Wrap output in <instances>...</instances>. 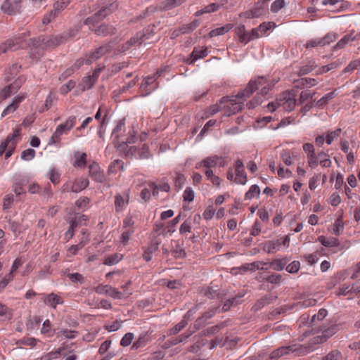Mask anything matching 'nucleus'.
I'll use <instances>...</instances> for the list:
<instances>
[{
	"label": "nucleus",
	"instance_id": "2",
	"mask_svg": "<svg viewBox=\"0 0 360 360\" xmlns=\"http://www.w3.org/2000/svg\"><path fill=\"white\" fill-rule=\"evenodd\" d=\"M296 96L295 91H287L281 94L275 102L269 103L267 108L270 112H274L278 107H283V110L290 112L296 105Z\"/></svg>",
	"mask_w": 360,
	"mask_h": 360
},
{
	"label": "nucleus",
	"instance_id": "43",
	"mask_svg": "<svg viewBox=\"0 0 360 360\" xmlns=\"http://www.w3.org/2000/svg\"><path fill=\"white\" fill-rule=\"evenodd\" d=\"M281 158L283 162L288 166L293 164L292 155L290 150H283L281 153Z\"/></svg>",
	"mask_w": 360,
	"mask_h": 360
},
{
	"label": "nucleus",
	"instance_id": "17",
	"mask_svg": "<svg viewBox=\"0 0 360 360\" xmlns=\"http://www.w3.org/2000/svg\"><path fill=\"white\" fill-rule=\"evenodd\" d=\"M149 187L152 189L153 196L159 198L160 193H167L170 189L168 183L165 181H160L159 183H150Z\"/></svg>",
	"mask_w": 360,
	"mask_h": 360
},
{
	"label": "nucleus",
	"instance_id": "61",
	"mask_svg": "<svg viewBox=\"0 0 360 360\" xmlns=\"http://www.w3.org/2000/svg\"><path fill=\"white\" fill-rule=\"evenodd\" d=\"M300 268V262L299 261H293L286 266L285 270L290 274H295L299 271Z\"/></svg>",
	"mask_w": 360,
	"mask_h": 360
},
{
	"label": "nucleus",
	"instance_id": "58",
	"mask_svg": "<svg viewBox=\"0 0 360 360\" xmlns=\"http://www.w3.org/2000/svg\"><path fill=\"white\" fill-rule=\"evenodd\" d=\"M183 197L185 202H192L195 197L194 191L191 187H187L184 191Z\"/></svg>",
	"mask_w": 360,
	"mask_h": 360
},
{
	"label": "nucleus",
	"instance_id": "57",
	"mask_svg": "<svg viewBox=\"0 0 360 360\" xmlns=\"http://www.w3.org/2000/svg\"><path fill=\"white\" fill-rule=\"evenodd\" d=\"M274 25L275 24L274 22H263L259 27H257V30L261 34V37L264 36L269 30L271 29L273 26H274Z\"/></svg>",
	"mask_w": 360,
	"mask_h": 360
},
{
	"label": "nucleus",
	"instance_id": "7",
	"mask_svg": "<svg viewBox=\"0 0 360 360\" xmlns=\"http://www.w3.org/2000/svg\"><path fill=\"white\" fill-rule=\"evenodd\" d=\"M299 350L300 346L295 344L288 346H283L274 350L270 354V358L271 359H276L285 355H289L294 353L297 354L299 353Z\"/></svg>",
	"mask_w": 360,
	"mask_h": 360
},
{
	"label": "nucleus",
	"instance_id": "44",
	"mask_svg": "<svg viewBox=\"0 0 360 360\" xmlns=\"http://www.w3.org/2000/svg\"><path fill=\"white\" fill-rule=\"evenodd\" d=\"M134 228L124 229L123 231L122 236H121V238H120V241L122 245H126L128 243V242H129L131 236L134 233Z\"/></svg>",
	"mask_w": 360,
	"mask_h": 360
},
{
	"label": "nucleus",
	"instance_id": "29",
	"mask_svg": "<svg viewBox=\"0 0 360 360\" xmlns=\"http://www.w3.org/2000/svg\"><path fill=\"white\" fill-rule=\"evenodd\" d=\"M319 165L320 164L323 167H330L331 166V160L329 159V155L323 151L318 153Z\"/></svg>",
	"mask_w": 360,
	"mask_h": 360
},
{
	"label": "nucleus",
	"instance_id": "54",
	"mask_svg": "<svg viewBox=\"0 0 360 360\" xmlns=\"http://www.w3.org/2000/svg\"><path fill=\"white\" fill-rule=\"evenodd\" d=\"M35 150L32 148H28L23 150L21 153V159L25 161H30L32 160L35 156Z\"/></svg>",
	"mask_w": 360,
	"mask_h": 360
},
{
	"label": "nucleus",
	"instance_id": "28",
	"mask_svg": "<svg viewBox=\"0 0 360 360\" xmlns=\"http://www.w3.org/2000/svg\"><path fill=\"white\" fill-rule=\"evenodd\" d=\"M236 33L239 39V41L242 43L247 44L250 41V39H248V32H245V25H241L236 28Z\"/></svg>",
	"mask_w": 360,
	"mask_h": 360
},
{
	"label": "nucleus",
	"instance_id": "25",
	"mask_svg": "<svg viewBox=\"0 0 360 360\" xmlns=\"http://www.w3.org/2000/svg\"><path fill=\"white\" fill-rule=\"evenodd\" d=\"M316 64L314 60H308L305 64H304L300 69L298 74L299 75H304L311 72L313 70L316 68Z\"/></svg>",
	"mask_w": 360,
	"mask_h": 360
},
{
	"label": "nucleus",
	"instance_id": "41",
	"mask_svg": "<svg viewBox=\"0 0 360 360\" xmlns=\"http://www.w3.org/2000/svg\"><path fill=\"white\" fill-rule=\"evenodd\" d=\"M287 5L285 0H275L271 5V11L274 13L279 12Z\"/></svg>",
	"mask_w": 360,
	"mask_h": 360
},
{
	"label": "nucleus",
	"instance_id": "22",
	"mask_svg": "<svg viewBox=\"0 0 360 360\" xmlns=\"http://www.w3.org/2000/svg\"><path fill=\"white\" fill-rule=\"evenodd\" d=\"M318 240L323 246L327 247V248L338 247L340 245L339 240L335 237L326 238L325 236H321L318 238Z\"/></svg>",
	"mask_w": 360,
	"mask_h": 360
},
{
	"label": "nucleus",
	"instance_id": "48",
	"mask_svg": "<svg viewBox=\"0 0 360 360\" xmlns=\"http://www.w3.org/2000/svg\"><path fill=\"white\" fill-rule=\"evenodd\" d=\"M343 229V221L341 218H338L333 224V233L336 236H339L340 233L342 232Z\"/></svg>",
	"mask_w": 360,
	"mask_h": 360
},
{
	"label": "nucleus",
	"instance_id": "60",
	"mask_svg": "<svg viewBox=\"0 0 360 360\" xmlns=\"http://www.w3.org/2000/svg\"><path fill=\"white\" fill-rule=\"evenodd\" d=\"M0 317H4L7 319H11L12 314L8 307L0 302Z\"/></svg>",
	"mask_w": 360,
	"mask_h": 360
},
{
	"label": "nucleus",
	"instance_id": "63",
	"mask_svg": "<svg viewBox=\"0 0 360 360\" xmlns=\"http://www.w3.org/2000/svg\"><path fill=\"white\" fill-rule=\"evenodd\" d=\"M180 342L179 336L169 338L162 345L165 349L170 348L171 347L177 345Z\"/></svg>",
	"mask_w": 360,
	"mask_h": 360
},
{
	"label": "nucleus",
	"instance_id": "1",
	"mask_svg": "<svg viewBox=\"0 0 360 360\" xmlns=\"http://www.w3.org/2000/svg\"><path fill=\"white\" fill-rule=\"evenodd\" d=\"M274 83H271L264 77H258L256 79H251L246 87L238 92V96L250 97L257 89H260L259 94L262 96H266L269 90L274 86Z\"/></svg>",
	"mask_w": 360,
	"mask_h": 360
},
{
	"label": "nucleus",
	"instance_id": "53",
	"mask_svg": "<svg viewBox=\"0 0 360 360\" xmlns=\"http://www.w3.org/2000/svg\"><path fill=\"white\" fill-rule=\"evenodd\" d=\"M39 340L34 338H23L19 340L17 342L18 345H22L25 346L34 347L37 345Z\"/></svg>",
	"mask_w": 360,
	"mask_h": 360
},
{
	"label": "nucleus",
	"instance_id": "37",
	"mask_svg": "<svg viewBox=\"0 0 360 360\" xmlns=\"http://www.w3.org/2000/svg\"><path fill=\"white\" fill-rule=\"evenodd\" d=\"M122 255L120 254H114L107 256L103 262V264L109 266L115 265L122 259Z\"/></svg>",
	"mask_w": 360,
	"mask_h": 360
},
{
	"label": "nucleus",
	"instance_id": "31",
	"mask_svg": "<svg viewBox=\"0 0 360 360\" xmlns=\"http://www.w3.org/2000/svg\"><path fill=\"white\" fill-rule=\"evenodd\" d=\"M20 68L21 66L18 63L13 64L6 72L5 79L7 81L13 79L19 72Z\"/></svg>",
	"mask_w": 360,
	"mask_h": 360
},
{
	"label": "nucleus",
	"instance_id": "26",
	"mask_svg": "<svg viewBox=\"0 0 360 360\" xmlns=\"http://www.w3.org/2000/svg\"><path fill=\"white\" fill-rule=\"evenodd\" d=\"M48 176L51 182L53 184H58L60 180V173L56 167H51L48 172Z\"/></svg>",
	"mask_w": 360,
	"mask_h": 360
},
{
	"label": "nucleus",
	"instance_id": "13",
	"mask_svg": "<svg viewBox=\"0 0 360 360\" xmlns=\"http://www.w3.org/2000/svg\"><path fill=\"white\" fill-rule=\"evenodd\" d=\"M265 2L262 0H258L255 3L252 9L248 11L245 13L244 15L248 18H259L265 13Z\"/></svg>",
	"mask_w": 360,
	"mask_h": 360
},
{
	"label": "nucleus",
	"instance_id": "62",
	"mask_svg": "<svg viewBox=\"0 0 360 360\" xmlns=\"http://www.w3.org/2000/svg\"><path fill=\"white\" fill-rule=\"evenodd\" d=\"M122 321H119L116 320L112 324H106L104 328L108 332H114L119 330L122 326Z\"/></svg>",
	"mask_w": 360,
	"mask_h": 360
},
{
	"label": "nucleus",
	"instance_id": "32",
	"mask_svg": "<svg viewBox=\"0 0 360 360\" xmlns=\"http://www.w3.org/2000/svg\"><path fill=\"white\" fill-rule=\"evenodd\" d=\"M268 263L263 262H255L250 264H246L243 265L241 268L245 271H255V269H264V265H266Z\"/></svg>",
	"mask_w": 360,
	"mask_h": 360
},
{
	"label": "nucleus",
	"instance_id": "20",
	"mask_svg": "<svg viewBox=\"0 0 360 360\" xmlns=\"http://www.w3.org/2000/svg\"><path fill=\"white\" fill-rule=\"evenodd\" d=\"M44 302L45 304L56 309L57 304H60L63 303V300L60 296L52 292L47 295H44Z\"/></svg>",
	"mask_w": 360,
	"mask_h": 360
},
{
	"label": "nucleus",
	"instance_id": "15",
	"mask_svg": "<svg viewBox=\"0 0 360 360\" xmlns=\"http://www.w3.org/2000/svg\"><path fill=\"white\" fill-rule=\"evenodd\" d=\"M111 49L112 46L110 44H106L99 47L98 49L96 50V51H94L88 57H86V63L89 65L92 63L93 62L96 61L97 59L101 58L103 55L109 53Z\"/></svg>",
	"mask_w": 360,
	"mask_h": 360
},
{
	"label": "nucleus",
	"instance_id": "12",
	"mask_svg": "<svg viewBox=\"0 0 360 360\" xmlns=\"http://www.w3.org/2000/svg\"><path fill=\"white\" fill-rule=\"evenodd\" d=\"M222 159L221 156H219L217 155H210L201 161L196 163L195 168L200 169L201 167H205L206 169H211L212 167H215L219 162Z\"/></svg>",
	"mask_w": 360,
	"mask_h": 360
},
{
	"label": "nucleus",
	"instance_id": "36",
	"mask_svg": "<svg viewBox=\"0 0 360 360\" xmlns=\"http://www.w3.org/2000/svg\"><path fill=\"white\" fill-rule=\"evenodd\" d=\"M128 199L124 200V198L118 194L115 197V206L117 212H121L124 210L125 205L128 203Z\"/></svg>",
	"mask_w": 360,
	"mask_h": 360
},
{
	"label": "nucleus",
	"instance_id": "56",
	"mask_svg": "<svg viewBox=\"0 0 360 360\" xmlns=\"http://www.w3.org/2000/svg\"><path fill=\"white\" fill-rule=\"evenodd\" d=\"M76 85V82L73 80L68 81L66 84L61 86L60 91L62 94L65 95L70 91Z\"/></svg>",
	"mask_w": 360,
	"mask_h": 360
},
{
	"label": "nucleus",
	"instance_id": "33",
	"mask_svg": "<svg viewBox=\"0 0 360 360\" xmlns=\"http://www.w3.org/2000/svg\"><path fill=\"white\" fill-rule=\"evenodd\" d=\"M124 169V162L121 160H114L109 166L108 171L110 173H117L118 171Z\"/></svg>",
	"mask_w": 360,
	"mask_h": 360
},
{
	"label": "nucleus",
	"instance_id": "64",
	"mask_svg": "<svg viewBox=\"0 0 360 360\" xmlns=\"http://www.w3.org/2000/svg\"><path fill=\"white\" fill-rule=\"evenodd\" d=\"M341 356V353L338 350H333L329 352L322 360H338Z\"/></svg>",
	"mask_w": 360,
	"mask_h": 360
},
{
	"label": "nucleus",
	"instance_id": "52",
	"mask_svg": "<svg viewBox=\"0 0 360 360\" xmlns=\"http://www.w3.org/2000/svg\"><path fill=\"white\" fill-rule=\"evenodd\" d=\"M307 163L309 167L311 168H315L319 165V157L318 154L316 153H313L312 154H309L307 156Z\"/></svg>",
	"mask_w": 360,
	"mask_h": 360
},
{
	"label": "nucleus",
	"instance_id": "6",
	"mask_svg": "<svg viewBox=\"0 0 360 360\" xmlns=\"http://www.w3.org/2000/svg\"><path fill=\"white\" fill-rule=\"evenodd\" d=\"M95 292L101 295H108L114 299H122L123 297H128L131 292L122 293L117 288L109 285L101 284L95 288Z\"/></svg>",
	"mask_w": 360,
	"mask_h": 360
},
{
	"label": "nucleus",
	"instance_id": "55",
	"mask_svg": "<svg viewBox=\"0 0 360 360\" xmlns=\"http://www.w3.org/2000/svg\"><path fill=\"white\" fill-rule=\"evenodd\" d=\"M139 158L141 160L148 159L150 157L149 148L146 144H143L138 151Z\"/></svg>",
	"mask_w": 360,
	"mask_h": 360
},
{
	"label": "nucleus",
	"instance_id": "8",
	"mask_svg": "<svg viewBox=\"0 0 360 360\" xmlns=\"http://www.w3.org/2000/svg\"><path fill=\"white\" fill-rule=\"evenodd\" d=\"M145 39H148L146 31H139L122 45L121 51L125 52L132 46H140Z\"/></svg>",
	"mask_w": 360,
	"mask_h": 360
},
{
	"label": "nucleus",
	"instance_id": "11",
	"mask_svg": "<svg viewBox=\"0 0 360 360\" xmlns=\"http://www.w3.org/2000/svg\"><path fill=\"white\" fill-rule=\"evenodd\" d=\"M236 177L234 181L236 184L245 185L248 181L247 174L245 172L244 164L241 160H238L235 165Z\"/></svg>",
	"mask_w": 360,
	"mask_h": 360
},
{
	"label": "nucleus",
	"instance_id": "4",
	"mask_svg": "<svg viewBox=\"0 0 360 360\" xmlns=\"http://www.w3.org/2000/svg\"><path fill=\"white\" fill-rule=\"evenodd\" d=\"M76 122V116L72 115L66 120L65 123L58 124L49 139V144H54L60 142V136L63 134H67L68 131L75 127Z\"/></svg>",
	"mask_w": 360,
	"mask_h": 360
},
{
	"label": "nucleus",
	"instance_id": "14",
	"mask_svg": "<svg viewBox=\"0 0 360 360\" xmlns=\"http://www.w3.org/2000/svg\"><path fill=\"white\" fill-rule=\"evenodd\" d=\"M22 41L21 37L13 38L7 40L6 42L0 45V54L4 53L8 51H15L21 46Z\"/></svg>",
	"mask_w": 360,
	"mask_h": 360
},
{
	"label": "nucleus",
	"instance_id": "46",
	"mask_svg": "<svg viewBox=\"0 0 360 360\" xmlns=\"http://www.w3.org/2000/svg\"><path fill=\"white\" fill-rule=\"evenodd\" d=\"M336 96L335 91L329 92L324 95L322 98H321L318 101L316 105L318 106H323L328 103L330 100H332Z\"/></svg>",
	"mask_w": 360,
	"mask_h": 360
},
{
	"label": "nucleus",
	"instance_id": "35",
	"mask_svg": "<svg viewBox=\"0 0 360 360\" xmlns=\"http://www.w3.org/2000/svg\"><path fill=\"white\" fill-rule=\"evenodd\" d=\"M65 41V37L63 36L58 35L51 37L48 39L45 44L48 47H54Z\"/></svg>",
	"mask_w": 360,
	"mask_h": 360
},
{
	"label": "nucleus",
	"instance_id": "5",
	"mask_svg": "<svg viewBox=\"0 0 360 360\" xmlns=\"http://www.w3.org/2000/svg\"><path fill=\"white\" fill-rule=\"evenodd\" d=\"M247 97L240 98L238 94L236 96H233L231 98L224 97L226 99L224 103L225 109L224 115L230 116L232 114L238 112L243 108V101Z\"/></svg>",
	"mask_w": 360,
	"mask_h": 360
},
{
	"label": "nucleus",
	"instance_id": "50",
	"mask_svg": "<svg viewBox=\"0 0 360 360\" xmlns=\"http://www.w3.org/2000/svg\"><path fill=\"white\" fill-rule=\"evenodd\" d=\"M69 4V1L68 0H59L57 1L53 5V13L56 15V13L60 12L66 8Z\"/></svg>",
	"mask_w": 360,
	"mask_h": 360
},
{
	"label": "nucleus",
	"instance_id": "38",
	"mask_svg": "<svg viewBox=\"0 0 360 360\" xmlns=\"http://www.w3.org/2000/svg\"><path fill=\"white\" fill-rule=\"evenodd\" d=\"M95 32L98 35H107L109 34L115 33V28L112 26H108L106 25H102L97 29H96Z\"/></svg>",
	"mask_w": 360,
	"mask_h": 360
},
{
	"label": "nucleus",
	"instance_id": "18",
	"mask_svg": "<svg viewBox=\"0 0 360 360\" xmlns=\"http://www.w3.org/2000/svg\"><path fill=\"white\" fill-rule=\"evenodd\" d=\"M25 98L24 95H18L13 98L12 103L8 105L2 112L1 117L13 112L18 108L20 103H21Z\"/></svg>",
	"mask_w": 360,
	"mask_h": 360
},
{
	"label": "nucleus",
	"instance_id": "39",
	"mask_svg": "<svg viewBox=\"0 0 360 360\" xmlns=\"http://www.w3.org/2000/svg\"><path fill=\"white\" fill-rule=\"evenodd\" d=\"M355 41V38L351 34L345 35L334 46V49H341L349 41Z\"/></svg>",
	"mask_w": 360,
	"mask_h": 360
},
{
	"label": "nucleus",
	"instance_id": "45",
	"mask_svg": "<svg viewBox=\"0 0 360 360\" xmlns=\"http://www.w3.org/2000/svg\"><path fill=\"white\" fill-rule=\"evenodd\" d=\"M226 101V99H224V98H222L219 103H217V104H214L213 105H212L210 108V113L211 115H214V114H216L219 111H224V109H225V103Z\"/></svg>",
	"mask_w": 360,
	"mask_h": 360
},
{
	"label": "nucleus",
	"instance_id": "19",
	"mask_svg": "<svg viewBox=\"0 0 360 360\" xmlns=\"http://www.w3.org/2000/svg\"><path fill=\"white\" fill-rule=\"evenodd\" d=\"M208 55V50L206 47L195 48L191 53V58L187 59L186 62L189 64L193 63L199 58H203Z\"/></svg>",
	"mask_w": 360,
	"mask_h": 360
},
{
	"label": "nucleus",
	"instance_id": "30",
	"mask_svg": "<svg viewBox=\"0 0 360 360\" xmlns=\"http://www.w3.org/2000/svg\"><path fill=\"white\" fill-rule=\"evenodd\" d=\"M260 188L257 184L252 185L249 190L245 194V200H252L253 198L259 197Z\"/></svg>",
	"mask_w": 360,
	"mask_h": 360
},
{
	"label": "nucleus",
	"instance_id": "23",
	"mask_svg": "<svg viewBox=\"0 0 360 360\" xmlns=\"http://www.w3.org/2000/svg\"><path fill=\"white\" fill-rule=\"evenodd\" d=\"M281 245L280 240H269L264 243L263 250L267 253H273L279 249Z\"/></svg>",
	"mask_w": 360,
	"mask_h": 360
},
{
	"label": "nucleus",
	"instance_id": "51",
	"mask_svg": "<svg viewBox=\"0 0 360 360\" xmlns=\"http://www.w3.org/2000/svg\"><path fill=\"white\" fill-rule=\"evenodd\" d=\"M340 63L339 61H335L328 65L322 66L319 70L318 74H323L333 69H335L340 65Z\"/></svg>",
	"mask_w": 360,
	"mask_h": 360
},
{
	"label": "nucleus",
	"instance_id": "9",
	"mask_svg": "<svg viewBox=\"0 0 360 360\" xmlns=\"http://www.w3.org/2000/svg\"><path fill=\"white\" fill-rule=\"evenodd\" d=\"M22 80L17 79L8 86H5L0 91V103L4 100L10 97L11 95L15 94L20 89L22 84Z\"/></svg>",
	"mask_w": 360,
	"mask_h": 360
},
{
	"label": "nucleus",
	"instance_id": "27",
	"mask_svg": "<svg viewBox=\"0 0 360 360\" xmlns=\"http://www.w3.org/2000/svg\"><path fill=\"white\" fill-rule=\"evenodd\" d=\"M338 331V326L336 325H331L327 328H323L321 332L323 338V340H328L330 337L335 334Z\"/></svg>",
	"mask_w": 360,
	"mask_h": 360
},
{
	"label": "nucleus",
	"instance_id": "40",
	"mask_svg": "<svg viewBox=\"0 0 360 360\" xmlns=\"http://www.w3.org/2000/svg\"><path fill=\"white\" fill-rule=\"evenodd\" d=\"M167 67H165L161 69L160 71H158L154 75L147 77L145 79V83L142 84V86L152 84L157 78L160 77L162 75V73L167 70Z\"/></svg>",
	"mask_w": 360,
	"mask_h": 360
},
{
	"label": "nucleus",
	"instance_id": "34",
	"mask_svg": "<svg viewBox=\"0 0 360 360\" xmlns=\"http://www.w3.org/2000/svg\"><path fill=\"white\" fill-rule=\"evenodd\" d=\"M288 262L287 258L277 259L273 260L270 264L275 271H281L287 264Z\"/></svg>",
	"mask_w": 360,
	"mask_h": 360
},
{
	"label": "nucleus",
	"instance_id": "42",
	"mask_svg": "<svg viewBox=\"0 0 360 360\" xmlns=\"http://www.w3.org/2000/svg\"><path fill=\"white\" fill-rule=\"evenodd\" d=\"M341 131H342L341 129L339 128V129H335L334 131H331L328 132L327 134H326V143L328 145L331 144L332 142L335 139H337L338 137L340 136Z\"/></svg>",
	"mask_w": 360,
	"mask_h": 360
},
{
	"label": "nucleus",
	"instance_id": "21",
	"mask_svg": "<svg viewBox=\"0 0 360 360\" xmlns=\"http://www.w3.org/2000/svg\"><path fill=\"white\" fill-rule=\"evenodd\" d=\"M73 181L74 193H79L85 189L89 186V180L87 178L81 176Z\"/></svg>",
	"mask_w": 360,
	"mask_h": 360
},
{
	"label": "nucleus",
	"instance_id": "24",
	"mask_svg": "<svg viewBox=\"0 0 360 360\" xmlns=\"http://www.w3.org/2000/svg\"><path fill=\"white\" fill-rule=\"evenodd\" d=\"M233 28V25L230 23L226 24L224 26L217 27L211 30L209 33L210 37H214L219 35H223L227 33Z\"/></svg>",
	"mask_w": 360,
	"mask_h": 360
},
{
	"label": "nucleus",
	"instance_id": "16",
	"mask_svg": "<svg viewBox=\"0 0 360 360\" xmlns=\"http://www.w3.org/2000/svg\"><path fill=\"white\" fill-rule=\"evenodd\" d=\"M89 175L94 178L97 182H103L105 180V175L101 171L99 165L96 162H92L89 165Z\"/></svg>",
	"mask_w": 360,
	"mask_h": 360
},
{
	"label": "nucleus",
	"instance_id": "47",
	"mask_svg": "<svg viewBox=\"0 0 360 360\" xmlns=\"http://www.w3.org/2000/svg\"><path fill=\"white\" fill-rule=\"evenodd\" d=\"M219 8V5L216 3H212L208 6H205L204 8L196 12V15H199L203 13H212L217 11Z\"/></svg>",
	"mask_w": 360,
	"mask_h": 360
},
{
	"label": "nucleus",
	"instance_id": "3",
	"mask_svg": "<svg viewBox=\"0 0 360 360\" xmlns=\"http://www.w3.org/2000/svg\"><path fill=\"white\" fill-rule=\"evenodd\" d=\"M20 136V129H14L11 134L8 135L6 140L0 144V156L5 153V159H8L13 153L18 139Z\"/></svg>",
	"mask_w": 360,
	"mask_h": 360
},
{
	"label": "nucleus",
	"instance_id": "10",
	"mask_svg": "<svg viewBox=\"0 0 360 360\" xmlns=\"http://www.w3.org/2000/svg\"><path fill=\"white\" fill-rule=\"evenodd\" d=\"M20 4L18 0H5L1 6V9L6 14L15 15L19 12Z\"/></svg>",
	"mask_w": 360,
	"mask_h": 360
},
{
	"label": "nucleus",
	"instance_id": "59",
	"mask_svg": "<svg viewBox=\"0 0 360 360\" xmlns=\"http://www.w3.org/2000/svg\"><path fill=\"white\" fill-rule=\"evenodd\" d=\"M134 338V335L133 333H126L120 341V345L122 347H127V346L130 345L132 342Z\"/></svg>",
	"mask_w": 360,
	"mask_h": 360
},
{
	"label": "nucleus",
	"instance_id": "49",
	"mask_svg": "<svg viewBox=\"0 0 360 360\" xmlns=\"http://www.w3.org/2000/svg\"><path fill=\"white\" fill-rule=\"evenodd\" d=\"M8 226L9 230H11L16 237L20 233L21 225L19 222L9 220Z\"/></svg>",
	"mask_w": 360,
	"mask_h": 360
}]
</instances>
